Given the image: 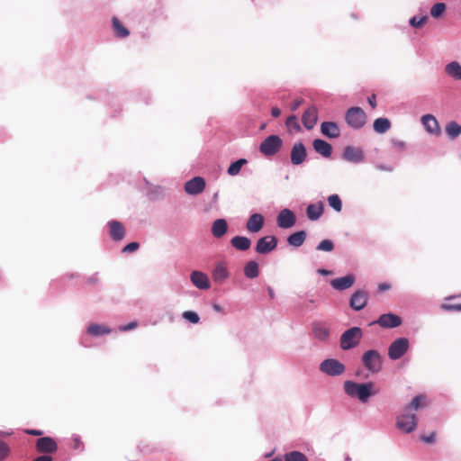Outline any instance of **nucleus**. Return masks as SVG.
<instances>
[{
  "instance_id": "1",
  "label": "nucleus",
  "mask_w": 461,
  "mask_h": 461,
  "mask_svg": "<svg viewBox=\"0 0 461 461\" xmlns=\"http://www.w3.org/2000/svg\"><path fill=\"white\" fill-rule=\"evenodd\" d=\"M373 383L358 384L352 381H346L344 383V390L346 393L353 398H357L362 402H366L368 398L375 394L373 392Z\"/></svg>"
},
{
  "instance_id": "2",
  "label": "nucleus",
  "mask_w": 461,
  "mask_h": 461,
  "mask_svg": "<svg viewBox=\"0 0 461 461\" xmlns=\"http://www.w3.org/2000/svg\"><path fill=\"white\" fill-rule=\"evenodd\" d=\"M363 336L362 330L358 327H353L344 331L340 337V347L343 350H348L356 348Z\"/></svg>"
},
{
  "instance_id": "3",
  "label": "nucleus",
  "mask_w": 461,
  "mask_h": 461,
  "mask_svg": "<svg viewBox=\"0 0 461 461\" xmlns=\"http://www.w3.org/2000/svg\"><path fill=\"white\" fill-rule=\"evenodd\" d=\"M363 366L372 373H378L382 370L383 361L380 353L377 350L370 349L362 356Z\"/></svg>"
},
{
  "instance_id": "4",
  "label": "nucleus",
  "mask_w": 461,
  "mask_h": 461,
  "mask_svg": "<svg viewBox=\"0 0 461 461\" xmlns=\"http://www.w3.org/2000/svg\"><path fill=\"white\" fill-rule=\"evenodd\" d=\"M345 120L349 127L361 129L366 122V114L360 107H351L347 111Z\"/></svg>"
},
{
  "instance_id": "5",
  "label": "nucleus",
  "mask_w": 461,
  "mask_h": 461,
  "mask_svg": "<svg viewBox=\"0 0 461 461\" xmlns=\"http://www.w3.org/2000/svg\"><path fill=\"white\" fill-rule=\"evenodd\" d=\"M283 141L278 135H270L261 142L259 150L265 156H273L280 150Z\"/></svg>"
},
{
  "instance_id": "6",
  "label": "nucleus",
  "mask_w": 461,
  "mask_h": 461,
  "mask_svg": "<svg viewBox=\"0 0 461 461\" xmlns=\"http://www.w3.org/2000/svg\"><path fill=\"white\" fill-rule=\"evenodd\" d=\"M396 427L404 433H411L417 427L415 414L410 413V411L404 408L403 412L397 417Z\"/></svg>"
},
{
  "instance_id": "7",
  "label": "nucleus",
  "mask_w": 461,
  "mask_h": 461,
  "mask_svg": "<svg viewBox=\"0 0 461 461\" xmlns=\"http://www.w3.org/2000/svg\"><path fill=\"white\" fill-rule=\"evenodd\" d=\"M409 348V340L406 338H399L395 339L388 348V357L392 360L401 358Z\"/></svg>"
},
{
  "instance_id": "8",
  "label": "nucleus",
  "mask_w": 461,
  "mask_h": 461,
  "mask_svg": "<svg viewBox=\"0 0 461 461\" xmlns=\"http://www.w3.org/2000/svg\"><path fill=\"white\" fill-rule=\"evenodd\" d=\"M320 370L328 375L336 376L345 372V366L337 359L328 358L321 363Z\"/></svg>"
},
{
  "instance_id": "9",
  "label": "nucleus",
  "mask_w": 461,
  "mask_h": 461,
  "mask_svg": "<svg viewBox=\"0 0 461 461\" xmlns=\"http://www.w3.org/2000/svg\"><path fill=\"white\" fill-rule=\"evenodd\" d=\"M35 448L41 454H53L58 450V444L50 437H42L36 440Z\"/></svg>"
},
{
  "instance_id": "10",
  "label": "nucleus",
  "mask_w": 461,
  "mask_h": 461,
  "mask_svg": "<svg viewBox=\"0 0 461 461\" xmlns=\"http://www.w3.org/2000/svg\"><path fill=\"white\" fill-rule=\"evenodd\" d=\"M277 242L276 237L265 236L258 239L255 249L258 254H267L276 248Z\"/></svg>"
},
{
  "instance_id": "11",
  "label": "nucleus",
  "mask_w": 461,
  "mask_h": 461,
  "mask_svg": "<svg viewBox=\"0 0 461 461\" xmlns=\"http://www.w3.org/2000/svg\"><path fill=\"white\" fill-rule=\"evenodd\" d=\"M295 222V214L289 209H283L276 217L277 226L282 229L292 228Z\"/></svg>"
},
{
  "instance_id": "12",
  "label": "nucleus",
  "mask_w": 461,
  "mask_h": 461,
  "mask_svg": "<svg viewBox=\"0 0 461 461\" xmlns=\"http://www.w3.org/2000/svg\"><path fill=\"white\" fill-rule=\"evenodd\" d=\"M205 188V181L201 176H195L185 184V191L188 194L196 195Z\"/></svg>"
},
{
  "instance_id": "13",
  "label": "nucleus",
  "mask_w": 461,
  "mask_h": 461,
  "mask_svg": "<svg viewBox=\"0 0 461 461\" xmlns=\"http://www.w3.org/2000/svg\"><path fill=\"white\" fill-rule=\"evenodd\" d=\"M342 157L348 162L360 163L364 160V152L361 148L347 146L344 149Z\"/></svg>"
},
{
  "instance_id": "14",
  "label": "nucleus",
  "mask_w": 461,
  "mask_h": 461,
  "mask_svg": "<svg viewBox=\"0 0 461 461\" xmlns=\"http://www.w3.org/2000/svg\"><path fill=\"white\" fill-rule=\"evenodd\" d=\"M375 323L385 329L396 328L402 324V319L393 313H384L378 318Z\"/></svg>"
},
{
  "instance_id": "15",
  "label": "nucleus",
  "mask_w": 461,
  "mask_h": 461,
  "mask_svg": "<svg viewBox=\"0 0 461 461\" xmlns=\"http://www.w3.org/2000/svg\"><path fill=\"white\" fill-rule=\"evenodd\" d=\"M306 149L302 142L295 143L291 150V162L294 165L302 164L306 158Z\"/></svg>"
},
{
  "instance_id": "16",
  "label": "nucleus",
  "mask_w": 461,
  "mask_h": 461,
  "mask_svg": "<svg viewBox=\"0 0 461 461\" xmlns=\"http://www.w3.org/2000/svg\"><path fill=\"white\" fill-rule=\"evenodd\" d=\"M367 303V294L362 290L355 292L350 298V307L356 311H360L366 307Z\"/></svg>"
},
{
  "instance_id": "17",
  "label": "nucleus",
  "mask_w": 461,
  "mask_h": 461,
  "mask_svg": "<svg viewBox=\"0 0 461 461\" xmlns=\"http://www.w3.org/2000/svg\"><path fill=\"white\" fill-rule=\"evenodd\" d=\"M318 120V111L315 106L309 107L302 116V122L307 130L312 129Z\"/></svg>"
},
{
  "instance_id": "18",
  "label": "nucleus",
  "mask_w": 461,
  "mask_h": 461,
  "mask_svg": "<svg viewBox=\"0 0 461 461\" xmlns=\"http://www.w3.org/2000/svg\"><path fill=\"white\" fill-rule=\"evenodd\" d=\"M355 283V276L351 274L342 277L335 278L330 281V285L339 291L350 288Z\"/></svg>"
},
{
  "instance_id": "19",
  "label": "nucleus",
  "mask_w": 461,
  "mask_h": 461,
  "mask_svg": "<svg viewBox=\"0 0 461 461\" xmlns=\"http://www.w3.org/2000/svg\"><path fill=\"white\" fill-rule=\"evenodd\" d=\"M421 122L426 131L431 134L438 135L440 127L437 119L431 114H425L421 117Z\"/></svg>"
},
{
  "instance_id": "20",
  "label": "nucleus",
  "mask_w": 461,
  "mask_h": 461,
  "mask_svg": "<svg viewBox=\"0 0 461 461\" xmlns=\"http://www.w3.org/2000/svg\"><path fill=\"white\" fill-rule=\"evenodd\" d=\"M193 285L199 289H209L210 282L208 276L201 271H193L190 276Z\"/></svg>"
},
{
  "instance_id": "21",
  "label": "nucleus",
  "mask_w": 461,
  "mask_h": 461,
  "mask_svg": "<svg viewBox=\"0 0 461 461\" xmlns=\"http://www.w3.org/2000/svg\"><path fill=\"white\" fill-rule=\"evenodd\" d=\"M312 331L315 339L326 341L330 337V329L323 322H313L312 326Z\"/></svg>"
},
{
  "instance_id": "22",
  "label": "nucleus",
  "mask_w": 461,
  "mask_h": 461,
  "mask_svg": "<svg viewBox=\"0 0 461 461\" xmlns=\"http://www.w3.org/2000/svg\"><path fill=\"white\" fill-rule=\"evenodd\" d=\"M264 225V217L260 213L252 214L246 224V228L249 232H258Z\"/></svg>"
},
{
  "instance_id": "23",
  "label": "nucleus",
  "mask_w": 461,
  "mask_h": 461,
  "mask_svg": "<svg viewBox=\"0 0 461 461\" xmlns=\"http://www.w3.org/2000/svg\"><path fill=\"white\" fill-rule=\"evenodd\" d=\"M108 225L110 229V236L113 240L118 241L124 238L125 229L122 222L118 221H111L108 222Z\"/></svg>"
},
{
  "instance_id": "24",
  "label": "nucleus",
  "mask_w": 461,
  "mask_h": 461,
  "mask_svg": "<svg viewBox=\"0 0 461 461\" xmlns=\"http://www.w3.org/2000/svg\"><path fill=\"white\" fill-rule=\"evenodd\" d=\"M321 133L328 138H338L340 135V130L337 123L333 122H324L321 125Z\"/></svg>"
},
{
  "instance_id": "25",
  "label": "nucleus",
  "mask_w": 461,
  "mask_h": 461,
  "mask_svg": "<svg viewBox=\"0 0 461 461\" xmlns=\"http://www.w3.org/2000/svg\"><path fill=\"white\" fill-rule=\"evenodd\" d=\"M314 150L324 158H330L332 152V147L327 141L316 139L312 142Z\"/></svg>"
},
{
  "instance_id": "26",
  "label": "nucleus",
  "mask_w": 461,
  "mask_h": 461,
  "mask_svg": "<svg viewBox=\"0 0 461 461\" xmlns=\"http://www.w3.org/2000/svg\"><path fill=\"white\" fill-rule=\"evenodd\" d=\"M212 234L214 238L220 239L227 233L228 223L225 219H217L212 222Z\"/></svg>"
},
{
  "instance_id": "27",
  "label": "nucleus",
  "mask_w": 461,
  "mask_h": 461,
  "mask_svg": "<svg viewBox=\"0 0 461 461\" xmlns=\"http://www.w3.org/2000/svg\"><path fill=\"white\" fill-rule=\"evenodd\" d=\"M324 204L321 202L311 203L307 206L306 214L311 221L318 220L323 213Z\"/></svg>"
},
{
  "instance_id": "28",
  "label": "nucleus",
  "mask_w": 461,
  "mask_h": 461,
  "mask_svg": "<svg viewBox=\"0 0 461 461\" xmlns=\"http://www.w3.org/2000/svg\"><path fill=\"white\" fill-rule=\"evenodd\" d=\"M230 244L237 250L246 251L251 246V240L244 236H235L230 240Z\"/></svg>"
},
{
  "instance_id": "29",
  "label": "nucleus",
  "mask_w": 461,
  "mask_h": 461,
  "mask_svg": "<svg viewBox=\"0 0 461 461\" xmlns=\"http://www.w3.org/2000/svg\"><path fill=\"white\" fill-rule=\"evenodd\" d=\"M229 276L227 267L223 264H218L212 271V278L216 283L221 284Z\"/></svg>"
},
{
  "instance_id": "30",
  "label": "nucleus",
  "mask_w": 461,
  "mask_h": 461,
  "mask_svg": "<svg viewBox=\"0 0 461 461\" xmlns=\"http://www.w3.org/2000/svg\"><path fill=\"white\" fill-rule=\"evenodd\" d=\"M306 232L304 230L296 231L287 238V242L290 246L294 248L301 247L306 239Z\"/></svg>"
},
{
  "instance_id": "31",
  "label": "nucleus",
  "mask_w": 461,
  "mask_h": 461,
  "mask_svg": "<svg viewBox=\"0 0 461 461\" xmlns=\"http://www.w3.org/2000/svg\"><path fill=\"white\" fill-rule=\"evenodd\" d=\"M446 73L456 80L461 79V65L456 61L448 63L445 68Z\"/></svg>"
},
{
  "instance_id": "32",
  "label": "nucleus",
  "mask_w": 461,
  "mask_h": 461,
  "mask_svg": "<svg viewBox=\"0 0 461 461\" xmlns=\"http://www.w3.org/2000/svg\"><path fill=\"white\" fill-rule=\"evenodd\" d=\"M428 406V401H427V398L426 396L424 395H417L415 396L412 401L411 402V403L409 405H407L405 408H406V411H412V410H419V409H421V408H424Z\"/></svg>"
},
{
  "instance_id": "33",
  "label": "nucleus",
  "mask_w": 461,
  "mask_h": 461,
  "mask_svg": "<svg viewBox=\"0 0 461 461\" xmlns=\"http://www.w3.org/2000/svg\"><path fill=\"white\" fill-rule=\"evenodd\" d=\"M244 275L250 279L258 277L259 275L258 264L253 260L249 261L244 267Z\"/></svg>"
},
{
  "instance_id": "34",
  "label": "nucleus",
  "mask_w": 461,
  "mask_h": 461,
  "mask_svg": "<svg viewBox=\"0 0 461 461\" xmlns=\"http://www.w3.org/2000/svg\"><path fill=\"white\" fill-rule=\"evenodd\" d=\"M373 127L377 133H384L390 129L391 122L386 118H377L375 120Z\"/></svg>"
},
{
  "instance_id": "35",
  "label": "nucleus",
  "mask_w": 461,
  "mask_h": 461,
  "mask_svg": "<svg viewBox=\"0 0 461 461\" xmlns=\"http://www.w3.org/2000/svg\"><path fill=\"white\" fill-rule=\"evenodd\" d=\"M113 28L114 30L115 35L119 38H126L129 36L130 32L127 28H125L122 23L119 21L117 17H113Z\"/></svg>"
},
{
  "instance_id": "36",
  "label": "nucleus",
  "mask_w": 461,
  "mask_h": 461,
  "mask_svg": "<svg viewBox=\"0 0 461 461\" xmlns=\"http://www.w3.org/2000/svg\"><path fill=\"white\" fill-rule=\"evenodd\" d=\"M87 332L92 336H100L104 334H108L111 332V330L110 329L104 325L93 323L88 326Z\"/></svg>"
},
{
  "instance_id": "37",
  "label": "nucleus",
  "mask_w": 461,
  "mask_h": 461,
  "mask_svg": "<svg viewBox=\"0 0 461 461\" xmlns=\"http://www.w3.org/2000/svg\"><path fill=\"white\" fill-rule=\"evenodd\" d=\"M446 132L451 139H455L461 134V125L456 122H450L446 126Z\"/></svg>"
},
{
  "instance_id": "38",
  "label": "nucleus",
  "mask_w": 461,
  "mask_h": 461,
  "mask_svg": "<svg viewBox=\"0 0 461 461\" xmlns=\"http://www.w3.org/2000/svg\"><path fill=\"white\" fill-rule=\"evenodd\" d=\"M248 163L247 159L245 158H240L237 161L231 163L230 167H228V174L230 176H237L240 172L241 167Z\"/></svg>"
},
{
  "instance_id": "39",
  "label": "nucleus",
  "mask_w": 461,
  "mask_h": 461,
  "mask_svg": "<svg viewBox=\"0 0 461 461\" xmlns=\"http://www.w3.org/2000/svg\"><path fill=\"white\" fill-rule=\"evenodd\" d=\"M456 297V295H451V296L446 297L445 302H447ZM439 308L442 311H446V312H451V311L461 312V303H444L440 304Z\"/></svg>"
},
{
  "instance_id": "40",
  "label": "nucleus",
  "mask_w": 461,
  "mask_h": 461,
  "mask_svg": "<svg viewBox=\"0 0 461 461\" xmlns=\"http://www.w3.org/2000/svg\"><path fill=\"white\" fill-rule=\"evenodd\" d=\"M285 461H308L307 456L299 451H291L284 456Z\"/></svg>"
},
{
  "instance_id": "41",
  "label": "nucleus",
  "mask_w": 461,
  "mask_h": 461,
  "mask_svg": "<svg viewBox=\"0 0 461 461\" xmlns=\"http://www.w3.org/2000/svg\"><path fill=\"white\" fill-rule=\"evenodd\" d=\"M328 203L336 212H339L342 210V202L338 194H331L328 197Z\"/></svg>"
},
{
  "instance_id": "42",
  "label": "nucleus",
  "mask_w": 461,
  "mask_h": 461,
  "mask_svg": "<svg viewBox=\"0 0 461 461\" xmlns=\"http://www.w3.org/2000/svg\"><path fill=\"white\" fill-rule=\"evenodd\" d=\"M446 9V4L437 3L430 9V15L433 18H439L445 13Z\"/></svg>"
},
{
  "instance_id": "43",
  "label": "nucleus",
  "mask_w": 461,
  "mask_h": 461,
  "mask_svg": "<svg viewBox=\"0 0 461 461\" xmlns=\"http://www.w3.org/2000/svg\"><path fill=\"white\" fill-rule=\"evenodd\" d=\"M428 15H423L420 18L413 16L410 19V25L414 28H421L428 22Z\"/></svg>"
},
{
  "instance_id": "44",
  "label": "nucleus",
  "mask_w": 461,
  "mask_h": 461,
  "mask_svg": "<svg viewBox=\"0 0 461 461\" xmlns=\"http://www.w3.org/2000/svg\"><path fill=\"white\" fill-rule=\"evenodd\" d=\"M318 250L330 252L334 249V243L330 240H323L317 246Z\"/></svg>"
},
{
  "instance_id": "45",
  "label": "nucleus",
  "mask_w": 461,
  "mask_h": 461,
  "mask_svg": "<svg viewBox=\"0 0 461 461\" xmlns=\"http://www.w3.org/2000/svg\"><path fill=\"white\" fill-rule=\"evenodd\" d=\"M285 124L289 130L294 129L296 131H300V125L298 123L297 117L295 115H291L286 119Z\"/></svg>"
},
{
  "instance_id": "46",
  "label": "nucleus",
  "mask_w": 461,
  "mask_h": 461,
  "mask_svg": "<svg viewBox=\"0 0 461 461\" xmlns=\"http://www.w3.org/2000/svg\"><path fill=\"white\" fill-rule=\"evenodd\" d=\"M183 317L192 323H198L200 321L198 314L196 312H191V311L184 312Z\"/></svg>"
},
{
  "instance_id": "47",
  "label": "nucleus",
  "mask_w": 461,
  "mask_h": 461,
  "mask_svg": "<svg viewBox=\"0 0 461 461\" xmlns=\"http://www.w3.org/2000/svg\"><path fill=\"white\" fill-rule=\"evenodd\" d=\"M10 454V447L6 443L0 440V461L5 459Z\"/></svg>"
},
{
  "instance_id": "48",
  "label": "nucleus",
  "mask_w": 461,
  "mask_h": 461,
  "mask_svg": "<svg viewBox=\"0 0 461 461\" xmlns=\"http://www.w3.org/2000/svg\"><path fill=\"white\" fill-rule=\"evenodd\" d=\"M139 247H140V244L138 242H131L123 248L122 251L123 252H133V251L137 250L139 249Z\"/></svg>"
},
{
  "instance_id": "49",
  "label": "nucleus",
  "mask_w": 461,
  "mask_h": 461,
  "mask_svg": "<svg viewBox=\"0 0 461 461\" xmlns=\"http://www.w3.org/2000/svg\"><path fill=\"white\" fill-rule=\"evenodd\" d=\"M435 438H436V432L435 431L431 432L429 436L422 435L420 437L421 440L424 441L425 443H428V444L434 443L435 442Z\"/></svg>"
},
{
  "instance_id": "50",
  "label": "nucleus",
  "mask_w": 461,
  "mask_h": 461,
  "mask_svg": "<svg viewBox=\"0 0 461 461\" xmlns=\"http://www.w3.org/2000/svg\"><path fill=\"white\" fill-rule=\"evenodd\" d=\"M138 326V323L136 321H131L127 325L120 327V330L122 331H127L132 329H135Z\"/></svg>"
},
{
  "instance_id": "51",
  "label": "nucleus",
  "mask_w": 461,
  "mask_h": 461,
  "mask_svg": "<svg viewBox=\"0 0 461 461\" xmlns=\"http://www.w3.org/2000/svg\"><path fill=\"white\" fill-rule=\"evenodd\" d=\"M303 103V100L302 98H298L294 101V103L291 104V110L296 111L300 105Z\"/></svg>"
},
{
  "instance_id": "52",
  "label": "nucleus",
  "mask_w": 461,
  "mask_h": 461,
  "mask_svg": "<svg viewBox=\"0 0 461 461\" xmlns=\"http://www.w3.org/2000/svg\"><path fill=\"white\" fill-rule=\"evenodd\" d=\"M52 457L49 455H42L36 457L33 461H52Z\"/></svg>"
},
{
  "instance_id": "53",
  "label": "nucleus",
  "mask_w": 461,
  "mask_h": 461,
  "mask_svg": "<svg viewBox=\"0 0 461 461\" xmlns=\"http://www.w3.org/2000/svg\"><path fill=\"white\" fill-rule=\"evenodd\" d=\"M368 103L373 109H375L376 107L375 95H371L368 97Z\"/></svg>"
},
{
  "instance_id": "54",
  "label": "nucleus",
  "mask_w": 461,
  "mask_h": 461,
  "mask_svg": "<svg viewBox=\"0 0 461 461\" xmlns=\"http://www.w3.org/2000/svg\"><path fill=\"white\" fill-rule=\"evenodd\" d=\"M390 287H391L390 285L383 283L378 285V290H379V292H384V291L389 290Z\"/></svg>"
},
{
  "instance_id": "55",
  "label": "nucleus",
  "mask_w": 461,
  "mask_h": 461,
  "mask_svg": "<svg viewBox=\"0 0 461 461\" xmlns=\"http://www.w3.org/2000/svg\"><path fill=\"white\" fill-rule=\"evenodd\" d=\"M271 114L274 117H278L281 114V110L279 108H277V107H273L272 110H271Z\"/></svg>"
},
{
  "instance_id": "56",
  "label": "nucleus",
  "mask_w": 461,
  "mask_h": 461,
  "mask_svg": "<svg viewBox=\"0 0 461 461\" xmlns=\"http://www.w3.org/2000/svg\"><path fill=\"white\" fill-rule=\"evenodd\" d=\"M26 432L28 434L33 435V436H41L42 434V432L41 430H36V429L27 430Z\"/></svg>"
},
{
  "instance_id": "57",
  "label": "nucleus",
  "mask_w": 461,
  "mask_h": 461,
  "mask_svg": "<svg viewBox=\"0 0 461 461\" xmlns=\"http://www.w3.org/2000/svg\"><path fill=\"white\" fill-rule=\"evenodd\" d=\"M318 272L321 274V275H323V276H327V275H330L331 272L329 271V270H326V269H319Z\"/></svg>"
},
{
  "instance_id": "58",
  "label": "nucleus",
  "mask_w": 461,
  "mask_h": 461,
  "mask_svg": "<svg viewBox=\"0 0 461 461\" xmlns=\"http://www.w3.org/2000/svg\"><path fill=\"white\" fill-rule=\"evenodd\" d=\"M267 291H268V294H269L270 298H272V299L275 298V293H274L273 289L271 287H268Z\"/></svg>"
},
{
  "instance_id": "59",
  "label": "nucleus",
  "mask_w": 461,
  "mask_h": 461,
  "mask_svg": "<svg viewBox=\"0 0 461 461\" xmlns=\"http://www.w3.org/2000/svg\"><path fill=\"white\" fill-rule=\"evenodd\" d=\"M12 434H13V432H6V431L0 430V436H3V437L10 436Z\"/></svg>"
},
{
  "instance_id": "60",
  "label": "nucleus",
  "mask_w": 461,
  "mask_h": 461,
  "mask_svg": "<svg viewBox=\"0 0 461 461\" xmlns=\"http://www.w3.org/2000/svg\"><path fill=\"white\" fill-rule=\"evenodd\" d=\"M213 309L216 311V312H221V307L218 304H214L213 305Z\"/></svg>"
},
{
  "instance_id": "61",
  "label": "nucleus",
  "mask_w": 461,
  "mask_h": 461,
  "mask_svg": "<svg viewBox=\"0 0 461 461\" xmlns=\"http://www.w3.org/2000/svg\"><path fill=\"white\" fill-rule=\"evenodd\" d=\"M379 168H381V169H385V167H382V166H380V167H379ZM386 170H391V169H390V168H386Z\"/></svg>"
}]
</instances>
